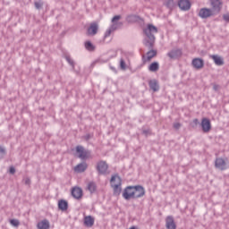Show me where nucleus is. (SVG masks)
<instances>
[{
  "label": "nucleus",
  "mask_w": 229,
  "mask_h": 229,
  "mask_svg": "<svg viewBox=\"0 0 229 229\" xmlns=\"http://www.w3.org/2000/svg\"><path fill=\"white\" fill-rule=\"evenodd\" d=\"M69 208V202L65 199H60L58 201V209L62 210V212H65Z\"/></svg>",
  "instance_id": "obj_20"
},
{
  "label": "nucleus",
  "mask_w": 229,
  "mask_h": 229,
  "mask_svg": "<svg viewBox=\"0 0 229 229\" xmlns=\"http://www.w3.org/2000/svg\"><path fill=\"white\" fill-rule=\"evenodd\" d=\"M10 225H12V226H15L17 228L19 226V225H21V222H19V220H17V219H11Z\"/></svg>",
  "instance_id": "obj_33"
},
{
  "label": "nucleus",
  "mask_w": 229,
  "mask_h": 229,
  "mask_svg": "<svg viewBox=\"0 0 229 229\" xmlns=\"http://www.w3.org/2000/svg\"><path fill=\"white\" fill-rule=\"evenodd\" d=\"M87 167H89V165L85 162H82L74 167V171L75 173H85Z\"/></svg>",
  "instance_id": "obj_19"
},
{
  "label": "nucleus",
  "mask_w": 229,
  "mask_h": 229,
  "mask_svg": "<svg viewBox=\"0 0 229 229\" xmlns=\"http://www.w3.org/2000/svg\"><path fill=\"white\" fill-rule=\"evenodd\" d=\"M65 60L66 62H68L69 65H71V67L74 70V65H75L74 60H72V58H71V56L69 55L65 56Z\"/></svg>",
  "instance_id": "obj_31"
},
{
  "label": "nucleus",
  "mask_w": 229,
  "mask_h": 229,
  "mask_svg": "<svg viewBox=\"0 0 229 229\" xmlns=\"http://www.w3.org/2000/svg\"><path fill=\"white\" fill-rule=\"evenodd\" d=\"M178 6L182 12H189V10H191V1L179 0Z\"/></svg>",
  "instance_id": "obj_13"
},
{
  "label": "nucleus",
  "mask_w": 229,
  "mask_h": 229,
  "mask_svg": "<svg viewBox=\"0 0 229 229\" xmlns=\"http://www.w3.org/2000/svg\"><path fill=\"white\" fill-rule=\"evenodd\" d=\"M210 4H211V12L215 15H218V13H221V10L223 8V1L221 0H210Z\"/></svg>",
  "instance_id": "obj_6"
},
{
  "label": "nucleus",
  "mask_w": 229,
  "mask_h": 229,
  "mask_svg": "<svg viewBox=\"0 0 229 229\" xmlns=\"http://www.w3.org/2000/svg\"><path fill=\"white\" fill-rule=\"evenodd\" d=\"M211 58L214 60L216 65H225V60L221 56L213 55Z\"/></svg>",
  "instance_id": "obj_23"
},
{
  "label": "nucleus",
  "mask_w": 229,
  "mask_h": 229,
  "mask_svg": "<svg viewBox=\"0 0 229 229\" xmlns=\"http://www.w3.org/2000/svg\"><path fill=\"white\" fill-rule=\"evenodd\" d=\"M165 227L166 229H176V223H174V217L168 216L165 218Z\"/></svg>",
  "instance_id": "obj_17"
},
{
  "label": "nucleus",
  "mask_w": 229,
  "mask_h": 229,
  "mask_svg": "<svg viewBox=\"0 0 229 229\" xmlns=\"http://www.w3.org/2000/svg\"><path fill=\"white\" fill-rule=\"evenodd\" d=\"M120 68L123 69V71L124 69H126V62L123 58L120 59Z\"/></svg>",
  "instance_id": "obj_35"
},
{
  "label": "nucleus",
  "mask_w": 229,
  "mask_h": 229,
  "mask_svg": "<svg viewBox=\"0 0 229 229\" xmlns=\"http://www.w3.org/2000/svg\"><path fill=\"white\" fill-rule=\"evenodd\" d=\"M198 124H199V120L198 118L193 119L191 123V128H197Z\"/></svg>",
  "instance_id": "obj_34"
},
{
  "label": "nucleus",
  "mask_w": 229,
  "mask_h": 229,
  "mask_svg": "<svg viewBox=\"0 0 229 229\" xmlns=\"http://www.w3.org/2000/svg\"><path fill=\"white\" fill-rule=\"evenodd\" d=\"M6 157V148L0 145V160H3Z\"/></svg>",
  "instance_id": "obj_30"
},
{
  "label": "nucleus",
  "mask_w": 229,
  "mask_h": 229,
  "mask_svg": "<svg viewBox=\"0 0 229 229\" xmlns=\"http://www.w3.org/2000/svg\"><path fill=\"white\" fill-rule=\"evenodd\" d=\"M110 69H111V71H112L113 72L117 73V69H115V67L110 66Z\"/></svg>",
  "instance_id": "obj_41"
},
{
  "label": "nucleus",
  "mask_w": 229,
  "mask_h": 229,
  "mask_svg": "<svg viewBox=\"0 0 229 229\" xmlns=\"http://www.w3.org/2000/svg\"><path fill=\"white\" fill-rule=\"evenodd\" d=\"M117 30V26L115 24H113L110 26V28L106 31L104 35V38H106L112 35V31H115Z\"/></svg>",
  "instance_id": "obj_27"
},
{
  "label": "nucleus",
  "mask_w": 229,
  "mask_h": 229,
  "mask_svg": "<svg viewBox=\"0 0 229 229\" xmlns=\"http://www.w3.org/2000/svg\"><path fill=\"white\" fill-rule=\"evenodd\" d=\"M98 31H99V24L94 21L89 24V27L87 30L88 37H94L98 35Z\"/></svg>",
  "instance_id": "obj_9"
},
{
  "label": "nucleus",
  "mask_w": 229,
  "mask_h": 229,
  "mask_svg": "<svg viewBox=\"0 0 229 229\" xmlns=\"http://www.w3.org/2000/svg\"><path fill=\"white\" fill-rule=\"evenodd\" d=\"M9 173H10V174H13L15 173V167L14 166H10Z\"/></svg>",
  "instance_id": "obj_39"
},
{
  "label": "nucleus",
  "mask_w": 229,
  "mask_h": 229,
  "mask_svg": "<svg viewBox=\"0 0 229 229\" xmlns=\"http://www.w3.org/2000/svg\"><path fill=\"white\" fill-rule=\"evenodd\" d=\"M98 187L96 186V182H90L88 183V191L90 192V194H94L96 192Z\"/></svg>",
  "instance_id": "obj_28"
},
{
  "label": "nucleus",
  "mask_w": 229,
  "mask_h": 229,
  "mask_svg": "<svg viewBox=\"0 0 229 229\" xmlns=\"http://www.w3.org/2000/svg\"><path fill=\"white\" fill-rule=\"evenodd\" d=\"M148 86L150 90H153V92H158V90H160V85L158 84V81H157V79L150 80L148 81Z\"/></svg>",
  "instance_id": "obj_18"
},
{
  "label": "nucleus",
  "mask_w": 229,
  "mask_h": 229,
  "mask_svg": "<svg viewBox=\"0 0 229 229\" xmlns=\"http://www.w3.org/2000/svg\"><path fill=\"white\" fill-rule=\"evenodd\" d=\"M94 222H95V219L92 216H88L84 217V225L88 228H92V226H94Z\"/></svg>",
  "instance_id": "obj_21"
},
{
  "label": "nucleus",
  "mask_w": 229,
  "mask_h": 229,
  "mask_svg": "<svg viewBox=\"0 0 229 229\" xmlns=\"http://www.w3.org/2000/svg\"><path fill=\"white\" fill-rule=\"evenodd\" d=\"M143 33L147 37L143 44L145 47H148L149 50L147 52V58L146 55L142 56V62L146 64V62L151 61V59L155 58L157 55V50L153 49V47H155V35H153V33H158V29L153 24H148L147 28L143 30Z\"/></svg>",
  "instance_id": "obj_1"
},
{
  "label": "nucleus",
  "mask_w": 229,
  "mask_h": 229,
  "mask_svg": "<svg viewBox=\"0 0 229 229\" xmlns=\"http://www.w3.org/2000/svg\"><path fill=\"white\" fill-rule=\"evenodd\" d=\"M123 198L126 199V201H130V199H134L135 191L133 190V186H127L123 191Z\"/></svg>",
  "instance_id": "obj_7"
},
{
  "label": "nucleus",
  "mask_w": 229,
  "mask_h": 229,
  "mask_svg": "<svg viewBox=\"0 0 229 229\" xmlns=\"http://www.w3.org/2000/svg\"><path fill=\"white\" fill-rule=\"evenodd\" d=\"M111 187L114 189V195L119 196L123 191L121 185H123V179L119 176V174H114L111 176L110 179Z\"/></svg>",
  "instance_id": "obj_2"
},
{
  "label": "nucleus",
  "mask_w": 229,
  "mask_h": 229,
  "mask_svg": "<svg viewBox=\"0 0 229 229\" xmlns=\"http://www.w3.org/2000/svg\"><path fill=\"white\" fill-rule=\"evenodd\" d=\"M84 46H85V49H87V51L92 52V51H95V49H96V47L90 41H86L84 43Z\"/></svg>",
  "instance_id": "obj_29"
},
{
  "label": "nucleus",
  "mask_w": 229,
  "mask_h": 229,
  "mask_svg": "<svg viewBox=\"0 0 229 229\" xmlns=\"http://www.w3.org/2000/svg\"><path fill=\"white\" fill-rule=\"evenodd\" d=\"M122 16L121 15H114L112 20L111 22H113V24H114V26H116V28H122L123 26V21H120L117 23V21H121Z\"/></svg>",
  "instance_id": "obj_24"
},
{
  "label": "nucleus",
  "mask_w": 229,
  "mask_h": 229,
  "mask_svg": "<svg viewBox=\"0 0 229 229\" xmlns=\"http://www.w3.org/2000/svg\"><path fill=\"white\" fill-rule=\"evenodd\" d=\"M214 13L211 11L210 8H201L199 12V17H200V19H208V17H214Z\"/></svg>",
  "instance_id": "obj_10"
},
{
  "label": "nucleus",
  "mask_w": 229,
  "mask_h": 229,
  "mask_svg": "<svg viewBox=\"0 0 229 229\" xmlns=\"http://www.w3.org/2000/svg\"><path fill=\"white\" fill-rule=\"evenodd\" d=\"M72 196L75 199H81L83 198V190L80 187H74L72 189Z\"/></svg>",
  "instance_id": "obj_15"
},
{
  "label": "nucleus",
  "mask_w": 229,
  "mask_h": 229,
  "mask_svg": "<svg viewBox=\"0 0 229 229\" xmlns=\"http://www.w3.org/2000/svg\"><path fill=\"white\" fill-rule=\"evenodd\" d=\"M109 165L105 160H99L96 165V171L99 176H106L108 174Z\"/></svg>",
  "instance_id": "obj_3"
},
{
  "label": "nucleus",
  "mask_w": 229,
  "mask_h": 229,
  "mask_svg": "<svg viewBox=\"0 0 229 229\" xmlns=\"http://www.w3.org/2000/svg\"><path fill=\"white\" fill-rule=\"evenodd\" d=\"M143 135H148V133H149L148 130H143L142 131Z\"/></svg>",
  "instance_id": "obj_42"
},
{
  "label": "nucleus",
  "mask_w": 229,
  "mask_h": 229,
  "mask_svg": "<svg viewBox=\"0 0 229 229\" xmlns=\"http://www.w3.org/2000/svg\"><path fill=\"white\" fill-rule=\"evenodd\" d=\"M24 183L25 185H28V186L31 185V179H30V177H26L24 179Z\"/></svg>",
  "instance_id": "obj_36"
},
{
  "label": "nucleus",
  "mask_w": 229,
  "mask_h": 229,
  "mask_svg": "<svg viewBox=\"0 0 229 229\" xmlns=\"http://www.w3.org/2000/svg\"><path fill=\"white\" fill-rule=\"evenodd\" d=\"M215 167L216 169H219V171H226V169H229L228 158L216 157L215 160Z\"/></svg>",
  "instance_id": "obj_4"
},
{
  "label": "nucleus",
  "mask_w": 229,
  "mask_h": 229,
  "mask_svg": "<svg viewBox=\"0 0 229 229\" xmlns=\"http://www.w3.org/2000/svg\"><path fill=\"white\" fill-rule=\"evenodd\" d=\"M200 126L204 133H208V131L212 130V123H210V119L208 118H202Z\"/></svg>",
  "instance_id": "obj_11"
},
{
  "label": "nucleus",
  "mask_w": 229,
  "mask_h": 229,
  "mask_svg": "<svg viewBox=\"0 0 229 229\" xmlns=\"http://www.w3.org/2000/svg\"><path fill=\"white\" fill-rule=\"evenodd\" d=\"M34 5L36 10H40L44 6V3L42 1L34 2Z\"/></svg>",
  "instance_id": "obj_32"
},
{
  "label": "nucleus",
  "mask_w": 229,
  "mask_h": 229,
  "mask_svg": "<svg viewBox=\"0 0 229 229\" xmlns=\"http://www.w3.org/2000/svg\"><path fill=\"white\" fill-rule=\"evenodd\" d=\"M75 151L78 155V158H81V160H87L90 157V150L85 149L81 145L77 146Z\"/></svg>",
  "instance_id": "obj_5"
},
{
  "label": "nucleus",
  "mask_w": 229,
  "mask_h": 229,
  "mask_svg": "<svg viewBox=\"0 0 229 229\" xmlns=\"http://www.w3.org/2000/svg\"><path fill=\"white\" fill-rule=\"evenodd\" d=\"M83 139L86 140L87 141H89V140H90V139H92V135L86 134L85 136H83Z\"/></svg>",
  "instance_id": "obj_38"
},
{
  "label": "nucleus",
  "mask_w": 229,
  "mask_h": 229,
  "mask_svg": "<svg viewBox=\"0 0 229 229\" xmlns=\"http://www.w3.org/2000/svg\"><path fill=\"white\" fill-rule=\"evenodd\" d=\"M134 199H139V198H144L146 196V189L142 185H134Z\"/></svg>",
  "instance_id": "obj_8"
},
{
  "label": "nucleus",
  "mask_w": 229,
  "mask_h": 229,
  "mask_svg": "<svg viewBox=\"0 0 229 229\" xmlns=\"http://www.w3.org/2000/svg\"><path fill=\"white\" fill-rule=\"evenodd\" d=\"M213 89H214V90H217V86L215 85V86L213 87Z\"/></svg>",
  "instance_id": "obj_43"
},
{
  "label": "nucleus",
  "mask_w": 229,
  "mask_h": 229,
  "mask_svg": "<svg viewBox=\"0 0 229 229\" xmlns=\"http://www.w3.org/2000/svg\"><path fill=\"white\" fill-rule=\"evenodd\" d=\"M158 69H160V64H158V62H153L148 66V71L150 72H157V71H158Z\"/></svg>",
  "instance_id": "obj_25"
},
{
  "label": "nucleus",
  "mask_w": 229,
  "mask_h": 229,
  "mask_svg": "<svg viewBox=\"0 0 229 229\" xmlns=\"http://www.w3.org/2000/svg\"><path fill=\"white\" fill-rule=\"evenodd\" d=\"M191 65L197 70L203 69L205 66V61L201 58H194L191 62Z\"/></svg>",
  "instance_id": "obj_16"
},
{
  "label": "nucleus",
  "mask_w": 229,
  "mask_h": 229,
  "mask_svg": "<svg viewBox=\"0 0 229 229\" xmlns=\"http://www.w3.org/2000/svg\"><path fill=\"white\" fill-rule=\"evenodd\" d=\"M126 22L133 24V22H142L144 20L137 14H130L125 18Z\"/></svg>",
  "instance_id": "obj_14"
},
{
  "label": "nucleus",
  "mask_w": 229,
  "mask_h": 229,
  "mask_svg": "<svg viewBox=\"0 0 229 229\" xmlns=\"http://www.w3.org/2000/svg\"><path fill=\"white\" fill-rule=\"evenodd\" d=\"M166 56H168V58H170L171 60H176L177 58H180V56H182V49H173L166 54Z\"/></svg>",
  "instance_id": "obj_12"
},
{
  "label": "nucleus",
  "mask_w": 229,
  "mask_h": 229,
  "mask_svg": "<svg viewBox=\"0 0 229 229\" xmlns=\"http://www.w3.org/2000/svg\"><path fill=\"white\" fill-rule=\"evenodd\" d=\"M37 226L38 229H49V226H50L49 220L44 219V220L38 222Z\"/></svg>",
  "instance_id": "obj_22"
},
{
  "label": "nucleus",
  "mask_w": 229,
  "mask_h": 229,
  "mask_svg": "<svg viewBox=\"0 0 229 229\" xmlns=\"http://www.w3.org/2000/svg\"><path fill=\"white\" fill-rule=\"evenodd\" d=\"M164 4L168 10H173L176 6L174 0H165Z\"/></svg>",
  "instance_id": "obj_26"
},
{
  "label": "nucleus",
  "mask_w": 229,
  "mask_h": 229,
  "mask_svg": "<svg viewBox=\"0 0 229 229\" xmlns=\"http://www.w3.org/2000/svg\"><path fill=\"white\" fill-rule=\"evenodd\" d=\"M223 19H224V21H225V22H228L229 21V14L227 13V14H224L223 15Z\"/></svg>",
  "instance_id": "obj_40"
},
{
  "label": "nucleus",
  "mask_w": 229,
  "mask_h": 229,
  "mask_svg": "<svg viewBox=\"0 0 229 229\" xmlns=\"http://www.w3.org/2000/svg\"><path fill=\"white\" fill-rule=\"evenodd\" d=\"M174 130H180V128H182V123H174Z\"/></svg>",
  "instance_id": "obj_37"
}]
</instances>
